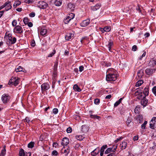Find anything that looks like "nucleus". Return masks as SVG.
<instances>
[{
    "mask_svg": "<svg viewBox=\"0 0 156 156\" xmlns=\"http://www.w3.org/2000/svg\"><path fill=\"white\" fill-rule=\"evenodd\" d=\"M55 49L53 50V51L51 53L49 54L48 56V57H51L55 53Z\"/></svg>",
    "mask_w": 156,
    "mask_h": 156,
    "instance_id": "nucleus-45",
    "label": "nucleus"
},
{
    "mask_svg": "<svg viewBox=\"0 0 156 156\" xmlns=\"http://www.w3.org/2000/svg\"><path fill=\"white\" fill-rule=\"evenodd\" d=\"M122 137H120V138H117L116 140L115 141V143H116L118 141H119L121 140H122Z\"/></svg>",
    "mask_w": 156,
    "mask_h": 156,
    "instance_id": "nucleus-61",
    "label": "nucleus"
},
{
    "mask_svg": "<svg viewBox=\"0 0 156 156\" xmlns=\"http://www.w3.org/2000/svg\"><path fill=\"white\" fill-rule=\"evenodd\" d=\"M39 7V8L42 9H45L47 8L48 6V4L45 2L43 1H39L38 2Z\"/></svg>",
    "mask_w": 156,
    "mask_h": 156,
    "instance_id": "nucleus-7",
    "label": "nucleus"
},
{
    "mask_svg": "<svg viewBox=\"0 0 156 156\" xmlns=\"http://www.w3.org/2000/svg\"><path fill=\"white\" fill-rule=\"evenodd\" d=\"M10 98V96L8 94H4L2 97V100L4 103H6L9 101Z\"/></svg>",
    "mask_w": 156,
    "mask_h": 156,
    "instance_id": "nucleus-3",
    "label": "nucleus"
},
{
    "mask_svg": "<svg viewBox=\"0 0 156 156\" xmlns=\"http://www.w3.org/2000/svg\"><path fill=\"white\" fill-rule=\"evenodd\" d=\"M154 70L153 69L147 68L145 70L146 73L148 75H150L152 74Z\"/></svg>",
    "mask_w": 156,
    "mask_h": 156,
    "instance_id": "nucleus-18",
    "label": "nucleus"
},
{
    "mask_svg": "<svg viewBox=\"0 0 156 156\" xmlns=\"http://www.w3.org/2000/svg\"><path fill=\"white\" fill-rule=\"evenodd\" d=\"M75 8V5L73 3H70L68 4V9L72 11L74 10Z\"/></svg>",
    "mask_w": 156,
    "mask_h": 156,
    "instance_id": "nucleus-19",
    "label": "nucleus"
},
{
    "mask_svg": "<svg viewBox=\"0 0 156 156\" xmlns=\"http://www.w3.org/2000/svg\"><path fill=\"white\" fill-rule=\"evenodd\" d=\"M66 130L67 133H70L72 132V129L70 127H69Z\"/></svg>",
    "mask_w": 156,
    "mask_h": 156,
    "instance_id": "nucleus-54",
    "label": "nucleus"
},
{
    "mask_svg": "<svg viewBox=\"0 0 156 156\" xmlns=\"http://www.w3.org/2000/svg\"><path fill=\"white\" fill-rule=\"evenodd\" d=\"M117 144L113 146V147H114V148L113 149L112 148H108L105 151V154H108L110 153L112 151V152H114L115 151V150L117 149Z\"/></svg>",
    "mask_w": 156,
    "mask_h": 156,
    "instance_id": "nucleus-12",
    "label": "nucleus"
},
{
    "mask_svg": "<svg viewBox=\"0 0 156 156\" xmlns=\"http://www.w3.org/2000/svg\"><path fill=\"white\" fill-rule=\"evenodd\" d=\"M62 4V1L61 0H56L55 1V5L57 6H59L61 5Z\"/></svg>",
    "mask_w": 156,
    "mask_h": 156,
    "instance_id": "nucleus-28",
    "label": "nucleus"
},
{
    "mask_svg": "<svg viewBox=\"0 0 156 156\" xmlns=\"http://www.w3.org/2000/svg\"><path fill=\"white\" fill-rule=\"evenodd\" d=\"M117 79V76L114 73L108 74L106 76L107 81H115Z\"/></svg>",
    "mask_w": 156,
    "mask_h": 156,
    "instance_id": "nucleus-2",
    "label": "nucleus"
},
{
    "mask_svg": "<svg viewBox=\"0 0 156 156\" xmlns=\"http://www.w3.org/2000/svg\"><path fill=\"white\" fill-rule=\"evenodd\" d=\"M31 45L33 47H34L35 45V43L34 40H32L31 41Z\"/></svg>",
    "mask_w": 156,
    "mask_h": 156,
    "instance_id": "nucleus-62",
    "label": "nucleus"
},
{
    "mask_svg": "<svg viewBox=\"0 0 156 156\" xmlns=\"http://www.w3.org/2000/svg\"><path fill=\"white\" fill-rule=\"evenodd\" d=\"M132 115L129 114L128 116L127 120L126 122L127 126H129V123L132 121Z\"/></svg>",
    "mask_w": 156,
    "mask_h": 156,
    "instance_id": "nucleus-17",
    "label": "nucleus"
},
{
    "mask_svg": "<svg viewBox=\"0 0 156 156\" xmlns=\"http://www.w3.org/2000/svg\"><path fill=\"white\" fill-rule=\"evenodd\" d=\"M147 121H145L144 122L143 124L141 125V128L142 129H145L146 125L147 124Z\"/></svg>",
    "mask_w": 156,
    "mask_h": 156,
    "instance_id": "nucleus-40",
    "label": "nucleus"
},
{
    "mask_svg": "<svg viewBox=\"0 0 156 156\" xmlns=\"http://www.w3.org/2000/svg\"><path fill=\"white\" fill-rule=\"evenodd\" d=\"M11 36L12 35L10 34H8V40L9 41L10 44H13L16 43V39L15 37L12 38Z\"/></svg>",
    "mask_w": 156,
    "mask_h": 156,
    "instance_id": "nucleus-10",
    "label": "nucleus"
},
{
    "mask_svg": "<svg viewBox=\"0 0 156 156\" xmlns=\"http://www.w3.org/2000/svg\"><path fill=\"white\" fill-rule=\"evenodd\" d=\"M137 77L139 79L141 78L143 75V71L142 70H140L138 71Z\"/></svg>",
    "mask_w": 156,
    "mask_h": 156,
    "instance_id": "nucleus-25",
    "label": "nucleus"
},
{
    "mask_svg": "<svg viewBox=\"0 0 156 156\" xmlns=\"http://www.w3.org/2000/svg\"><path fill=\"white\" fill-rule=\"evenodd\" d=\"M21 4L20 1H17L15 2V3L13 4V7L14 8H16L17 6Z\"/></svg>",
    "mask_w": 156,
    "mask_h": 156,
    "instance_id": "nucleus-36",
    "label": "nucleus"
},
{
    "mask_svg": "<svg viewBox=\"0 0 156 156\" xmlns=\"http://www.w3.org/2000/svg\"><path fill=\"white\" fill-rule=\"evenodd\" d=\"M99 147H97L91 152V155L94 156H95L98 154L99 153Z\"/></svg>",
    "mask_w": 156,
    "mask_h": 156,
    "instance_id": "nucleus-16",
    "label": "nucleus"
},
{
    "mask_svg": "<svg viewBox=\"0 0 156 156\" xmlns=\"http://www.w3.org/2000/svg\"><path fill=\"white\" fill-rule=\"evenodd\" d=\"M79 71L80 72L82 71L84 69V67L83 66H81L79 68Z\"/></svg>",
    "mask_w": 156,
    "mask_h": 156,
    "instance_id": "nucleus-59",
    "label": "nucleus"
},
{
    "mask_svg": "<svg viewBox=\"0 0 156 156\" xmlns=\"http://www.w3.org/2000/svg\"><path fill=\"white\" fill-rule=\"evenodd\" d=\"M20 80V79L18 78H16V77H12L9 80V84L16 86L19 83Z\"/></svg>",
    "mask_w": 156,
    "mask_h": 156,
    "instance_id": "nucleus-1",
    "label": "nucleus"
},
{
    "mask_svg": "<svg viewBox=\"0 0 156 156\" xmlns=\"http://www.w3.org/2000/svg\"><path fill=\"white\" fill-rule=\"evenodd\" d=\"M23 21L24 22L25 24H27L28 22V19L27 18H25L23 20Z\"/></svg>",
    "mask_w": 156,
    "mask_h": 156,
    "instance_id": "nucleus-56",
    "label": "nucleus"
},
{
    "mask_svg": "<svg viewBox=\"0 0 156 156\" xmlns=\"http://www.w3.org/2000/svg\"><path fill=\"white\" fill-rule=\"evenodd\" d=\"M57 76V73L56 72V71H54V72L53 73V81H55V77Z\"/></svg>",
    "mask_w": 156,
    "mask_h": 156,
    "instance_id": "nucleus-47",
    "label": "nucleus"
},
{
    "mask_svg": "<svg viewBox=\"0 0 156 156\" xmlns=\"http://www.w3.org/2000/svg\"><path fill=\"white\" fill-rule=\"evenodd\" d=\"M34 143L33 142H31L28 144V147L29 148H32L34 147Z\"/></svg>",
    "mask_w": 156,
    "mask_h": 156,
    "instance_id": "nucleus-37",
    "label": "nucleus"
},
{
    "mask_svg": "<svg viewBox=\"0 0 156 156\" xmlns=\"http://www.w3.org/2000/svg\"><path fill=\"white\" fill-rule=\"evenodd\" d=\"M17 21H16L15 20H14L12 22V25L13 26V27H16L17 24Z\"/></svg>",
    "mask_w": 156,
    "mask_h": 156,
    "instance_id": "nucleus-51",
    "label": "nucleus"
},
{
    "mask_svg": "<svg viewBox=\"0 0 156 156\" xmlns=\"http://www.w3.org/2000/svg\"><path fill=\"white\" fill-rule=\"evenodd\" d=\"M150 127L154 129L156 128V117H153L150 123Z\"/></svg>",
    "mask_w": 156,
    "mask_h": 156,
    "instance_id": "nucleus-4",
    "label": "nucleus"
},
{
    "mask_svg": "<svg viewBox=\"0 0 156 156\" xmlns=\"http://www.w3.org/2000/svg\"><path fill=\"white\" fill-rule=\"evenodd\" d=\"M138 138H139V137H138V136H135L133 137V140L134 141H136L138 140Z\"/></svg>",
    "mask_w": 156,
    "mask_h": 156,
    "instance_id": "nucleus-63",
    "label": "nucleus"
},
{
    "mask_svg": "<svg viewBox=\"0 0 156 156\" xmlns=\"http://www.w3.org/2000/svg\"><path fill=\"white\" fill-rule=\"evenodd\" d=\"M114 71V69L112 68L108 69L107 71V74L112 73L111 72Z\"/></svg>",
    "mask_w": 156,
    "mask_h": 156,
    "instance_id": "nucleus-49",
    "label": "nucleus"
},
{
    "mask_svg": "<svg viewBox=\"0 0 156 156\" xmlns=\"http://www.w3.org/2000/svg\"><path fill=\"white\" fill-rule=\"evenodd\" d=\"M4 8L5 7L6 11H7L11 9L12 7L11 2L9 1H8L5 2L4 4Z\"/></svg>",
    "mask_w": 156,
    "mask_h": 156,
    "instance_id": "nucleus-11",
    "label": "nucleus"
},
{
    "mask_svg": "<svg viewBox=\"0 0 156 156\" xmlns=\"http://www.w3.org/2000/svg\"><path fill=\"white\" fill-rule=\"evenodd\" d=\"M35 13L33 12L30 13L29 14L30 16L31 17H34L35 16Z\"/></svg>",
    "mask_w": 156,
    "mask_h": 156,
    "instance_id": "nucleus-60",
    "label": "nucleus"
},
{
    "mask_svg": "<svg viewBox=\"0 0 156 156\" xmlns=\"http://www.w3.org/2000/svg\"><path fill=\"white\" fill-rule=\"evenodd\" d=\"M23 69L21 66H19L16 69V72H18L23 71Z\"/></svg>",
    "mask_w": 156,
    "mask_h": 156,
    "instance_id": "nucleus-35",
    "label": "nucleus"
},
{
    "mask_svg": "<svg viewBox=\"0 0 156 156\" xmlns=\"http://www.w3.org/2000/svg\"><path fill=\"white\" fill-rule=\"evenodd\" d=\"M152 91L154 94L156 96V86L154 87L152 89Z\"/></svg>",
    "mask_w": 156,
    "mask_h": 156,
    "instance_id": "nucleus-50",
    "label": "nucleus"
},
{
    "mask_svg": "<svg viewBox=\"0 0 156 156\" xmlns=\"http://www.w3.org/2000/svg\"><path fill=\"white\" fill-rule=\"evenodd\" d=\"M108 147L106 145H104L101 148L100 151L104 152L105 149L107 148Z\"/></svg>",
    "mask_w": 156,
    "mask_h": 156,
    "instance_id": "nucleus-41",
    "label": "nucleus"
},
{
    "mask_svg": "<svg viewBox=\"0 0 156 156\" xmlns=\"http://www.w3.org/2000/svg\"><path fill=\"white\" fill-rule=\"evenodd\" d=\"M27 25L29 27H31L33 26V23L31 22L28 23Z\"/></svg>",
    "mask_w": 156,
    "mask_h": 156,
    "instance_id": "nucleus-64",
    "label": "nucleus"
},
{
    "mask_svg": "<svg viewBox=\"0 0 156 156\" xmlns=\"http://www.w3.org/2000/svg\"><path fill=\"white\" fill-rule=\"evenodd\" d=\"M58 154V152L55 150L53 151L52 152V156H57Z\"/></svg>",
    "mask_w": 156,
    "mask_h": 156,
    "instance_id": "nucleus-43",
    "label": "nucleus"
},
{
    "mask_svg": "<svg viewBox=\"0 0 156 156\" xmlns=\"http://www.w3.org/2000/svg\"><path fill=\"white\" fill-rule=\"evenodd\" d=\"M6 154V150L5 148L3 149L1 151L0 154V156H4Z\"/></svg>",
    "mask_w": 156,
    "mask_h": 156,
    "instance_id": "nucleus-38",
    "label": "nucleus"
},
{
    "mask_svg": "<svg viewBox=\"0 0 156 156\" xmlns=\"http://www.w3.org/2000/svg\"><path fill=\"white\" fill-rule=\"evenodd\" d=\"M135 95L137 96V98L138 99H142L146 97L145 95L143 92H139L138 91L135 92Z\"/></svg>",
    "mask_w": 156,
    "mask_h": 156,
    "instance_id": "nucleus-9",
    "label": "nucleus"
},
{
    "mask_svg": "<svg viewBox=\"0 0 156 156\" xmlns=\"http://www.w3.org/2000/svg\"><path fill=\"white\" fill-rule=\"evenodd\" d=\"M74 14L73 13L69 14V16H67L64 19V23L65 24H67L71 20L73 19L74 18Z\"/></svg>",
    "mask_w": 156,
    "mask_h": 156,
    "instance_id": "nucleus-6",
    "label": "nucleus"
},
{
    "mask_svg": "<svg viewBox=\"0 0 156 156\" xmlns=\"http://www.w3.org/2000/svg\"><path fill=\"white\" fill-rule=\"evenodd\" d=\"M100 6L99 5L97 4L92 8V9L94 11L100 8Z\"/></svg>",
    "mask_w": 156,
    "mask_h": 156,
    "instance_id": "nucleus-39",
    "label": "nucleus"
},
{
    "mask_svg": "<svg viewBox=\"0 0 156 156\" xmlns=\"http://www.w3.org/2000/svg\"><path fill=\"white\" fill-rule=\"evenodd\" d=\"M89 129V127L87 126L84 125L82 126L81 130L82 132L83 133H87Z\"/></svg>",
    "mask_w": 156,
    "mask_h": 156,
    "instance_id": "nucleus-14",
    "label": "nucleus"
},
{
    "mask_svg": "<svg viewBox=\"0 0 156 156\" xmlns=\"http://www.w3.org/2000/svg\"><path fill=\"white\" fill-rule=\"evenodd\" d=\"M41 90L43 94L44 92L50 88V86L48 83H44L41 85Z\"/></svg>",
    "mask_w": 156,
    "mask_h": 156,
    "instance_id": "nucleus-5",
    "label": "nucleus"
},
{
    "mask_svg": "<svg viewBox=\"0 0 156 156\" xmlns=\"http://www.w3.org/2000/svg\"><path fill=\"white\" fill-rule=\"evenodd\" d=\"M47 32V30L45 29L41 28L40 31V34L42 36L45 35Z\"/></svg>",
    "mask_w": 156,
    "mask_h": 156,
    "instance_id": "nucleus-26",
    "label": "nucleus"
},
{
    "mask_svg": "<svg viewBox=\"0 0 156 156\" xmlns=\"http://www.w3.org/2000/svg\"><path fill=\"white\" fill-rule=\"evenodd\" d=\"M120 103L118 101H117L114 104V107H116Z\"/></svg>",
    "mask_w": 156,
    "mask_h": 156,
    "instance_id": "nucleus-58",
    "label": "nucleus"
},
{
    "mask_svg": "<svg viewBox=\"0 0 156 156\" xmlns=\"http://www.w3.org/2000/svg\"><path fill=\"white\" fill-rule=\"evenodd\" d=\"M65 148H66V149H65L64 150V153L65 154V155L67 156L68 154L70 152V148L69 147L67 146V147H64Z\"/></svg>",
    "mask_w": 156,
    "mask_h": 156,
    "instance_id": "nucleus-29",
    "label": "nucleus"
},
{
    "mask_svg": "<svg viewBox=\"0 0 156 156\" xmlns=\"http://www.w3.org/2000/svg\"><path fill=\"white\" fill-rule=\"evenodd\" d=\"M90 117L92 118L97 119H99L100 118V117L99 116H98L96 115H90Z\"/></svg>",
    "mask_w": 156,
    "mask_h": 156,
    "instance_id": "nucleus-44",
    "label": "nucleus"
},
{
    "mask_svg": "<svg viewBox=\"0 0 156 156\" xmlns=\"http://www.w3.org/2000/svg\"><path fill=\"white\" fill-rule=\"evenodd\" d=\"M127 142L124 141L122 142L121 144H120V148L121 149L123 150L126 149L127 147Z\"/></svg>",
    "mask_w": 156,
    "mask_h": 156,
    "instance_id": "nucleus-21",
    "label": "nucleus"
},
{
    "mask_svg": "<svg viewBox=\"0 0 156 156\" xmlns=\"http://www.w3.org/2000/svg\"><path fill=\"white\" fill-rule=\"evenodd\" d=\"M58 112V110L57 108H54L53 110V112L54 114H57Z\"/></svg>",
    "mask_w": 156,
    "mask_h": 156,
    "instance_id": "nucleus-52",
    "label": "nucleus"
},
{
    "mask_svg": "<svg viewBox=\"0 0 156 156\" xmlns=\"http://www.w3.org/2000/svg\"><path fill=\"white\" fill-rule=\"evenodd\" d=\"M146 53V51H144V53H143V54L139 58H138V60H142V58L145 56Z\"/></svg>",
    "mask_w": 156,
    "mask_h": 156,
    "instance_id": "nucleus-48",
    "label": "nucleus"
},
{
    "mask_svg": "<svg viewBox=\"0 0 156 156\" xmlns=\"http://www.w3.org/2000/svg\"><path fill=\"white\" fill-rule=\"evenodd\" d=\"M148 102V100L146 99L145 98L141 99V103L144 107L146 106L147 105V103Z\"/></svg>",
    "mask_w": 156,
    "mask_h": 156,
    "instance_id": "nucleus-20",
    "label": "nucleus"
},
{
    "mask_svg": "<svg viewBox=\"0 0 156 156\" xmlns=\"http://www.w3.org/2000/svg\"><path fill=\"white\" fill-rule=\"evenodd\" d=\"M138 118L140 120L139 123H141V122L142 121L143 118V116L141 115H139L138 116Z\"/></svg>",
    "mask_w": 156,
    "mask_h": 156,
    "instance_id": "nucleus-53",
    "label": "nucleus"
},
{
    "mask_svg": "<svg viewBox=\"0 0 156 156\" xmlns=\"http://www.w3.org/2000/svg\"><path fill=\"white\" fill-rule=\"evenodd\" d=\"M104 28L105 32H109L111 30V27L109 26L105 27H104Z\"/></svg>",
    "mask_w": 156,
    "mask_h": 156,
    "instance_id": "nucleus-42",
    "label": "nucleus"
},
{
    "mask_svg": "<svg viewBox=\"0 0 156 156\" xmlns=\"http://www.w3.org/2000/svg\"><path fill=\"white\" fill-rule=\"evenodd\" d=\"M69 143V140L66 137H65L62 139L61 144L62 145H65L66 147H67V145Z\"/></svg>",
    "mask_w": 156,
    "mask_h": 156,
    "instance_id": "nucleus-13",
    "label": "nucleus"
},
{
    "mask_svg": "<svg viewBox=\"0 0 156 156\" xmlns=\"http://www.w3.org/2000/svg\"><path fill=\"white\" fill-rule=\"evenodd\" d=\"M137 46L136 45H133L132 48V50L133 51H136L137 49Z\"/></svg>",
    "mask_w": 156,
    "mask_h": 156,
    "instance_id": "nucleus-55",
    "label": "nucleus"
},
{
    "mask_svg": "<svg viewBox=\"0 0 156 156\" xmlns=\"http://www.w3.org/2000/svg\"><path fill=\"white\" fill-rule=\"evenodd\" d=\"M140 109V107L139 106L137 105L136 106L134 112L136 113L139 114V113Z\"/></svg>",
    "mask_w": 156,
    "mask_h": 156,
    "instance_id": "nucleus-32",
    "label": "nucleus"
},
{
    "mask_svg": "<svg viewBox=\"0 0 156 156\" xmlns=\"http://www.w3.org/2000/svg\"><path fill=\"white\" fill-rule=\"evenodd\" d=\"M19 156H24L25 153L23 149H21L19 151Z\"/></svg>",
    "mask_w": 156,
    "mask_h": 156,
    "instance_id": "nucleus-34",
    "label": "nucleus"
},
{
    "mask_svg": "<svg viewBox=\"0 0 156 156\" xmlns=\"http://www.w3.org/2000/svg\"><path fill=\"white\" fill-rule=\"evenodd\" d=\"M75 138L78 140H81L84 138V136L81 135H77L76 136Z\"/></svg>",
    "mask_w": 156,
    "mask_h": 156,
    "instance_id": "nucleus-30",
    "label": "nucleus"
},
{
    "mask_svg": "<svg viewBox=\"0 0 156 156\" xmlns=\"http://www.w3.org/2000/svg\"><path fill=\"white\" fill-rule=\"evenodd\" d=\"M102 65L106 67L110 66L111 65L110 63L107 62H104L102 63Z\"/></svg>",
    "mask_w": 156,
    "mask_h": 156,
    "instance_id": "nucleus-31",
    "label": "nucleus"
},
{
    "mask_svg": "<svg viewBox=\"0 0 156 156\" xmlns=\"http://www.w3.org/2000/svg\"><path fill=\"white\" fill-rule=\"evenodd\" d=\"M100 99L98 98L95 99L94 100V103L95 104L98 105L100 103Z\"/></svg>",
    "mask_w": 156,
    "mask_h": 156,
    "instance_id": "nucleus-46",
    "label": "nucleus"
},
{
    "mask_svg": "<svg viewBox=\"0 0 156 156\" xmlns=\"http://www.w3.org/2000/svg\"><path fill=\"white\" fill-rule=\"evenodd\" d=\"M13 31L14 33L19 34H22L23 32L22 27L19 25L16 26L15 27Z\"/></svg>",
    "mask_w": 156,
    "mask_h": 156,
    "instance_id": "nucleus-8",
    "label": "nucleus"
},
{
    "mask_svg": "<svg viewBox=\"0 0 156 156\" xmlns=\"http://www.w3.org/2000/svg\"><path fill=\"white\" fill-rule=\"evenodd\" d=\"M73 35L72 33H68L66 34L65 36L66 39L69 40L73 37Z\"/></svg>",
    "mask_w": 156,
    "mask_h": 156,
    "instance_id": "nucleus-24",
    "label": "nucleus"
},
{
    "mask_svg": "<svg viewBox=\"0 0 156 156\" xmlns=\"http://www.w3.org/2000/svg\"><path fill=\"white\" fill-rule=\"evenodd\" d=\"M113 45V43L112 41L110 40L109 41H108V44L107 45V46L108 48V50L109 51H111V49Z\"/></svg>",
    "mask_w": 156,
    "mask_h": 156,
    "instance_id": "nucleus-23",
    "label": "nucleus"
},
{
    "mask_svg": "<svg viewBox=\"0 0 156 156\" xmlns=\"http://www.w3.org/2000/svg\"><path fill=\"white\" fill-rule=\"evenodd\" d=\"M57 63H55L54 64V71H56L57 69Z\"/></svg>",
    "mask_w": 156,
    "mask_h": 156,
    "instance_id": "nucleus-57",
    "label": "nucleus"
},
{
    "mask_svg": "<svg viewBox=\"0 0 156 156\" xmlns=\"http://www.w3.org/2000/svg\"><path fill=\"white\" fill-rule=\"evenodd\" d=\"M74 90L76 91L80 92L81 91V89L79 87L78 85L76 84L74 85L73 87Z\"/></svg>",
    "mask_w": 156,
    "mask_h": 156,
    "instance_id": "nucleus-27",
    "label": "nucleus"
},
{
    "mask_svg": "<svg viewBox=\"0 0 156 156\" xmlns=\"http://www.w3.org/2000/svg\"><path fill=\"white\" fill-rule=\"evenodd\" d=\"M143 83V81L142 80H139L136 83V87L140 86Z\"/></svg>",
    "mask_w": 156,
    "mask_h": 156,
    "instance_id": "nucleus-33",
    "label": "nucleus"
},
{
    "mask_svg": "<svg viewBox=\"0 0 156 156\" xmlns=\"http://www.w3.org/2000/svg\"><path fill=\"white\" fill-rule=\"evenodd\" d=\"M90 21V20L88 19L84 20L81 23V25L82 27H86L89 24Z\"/></svg>",
    "mask_w": 156,
    "mask_h": 156,
    "instance_id": "nucleus-15",
    "label": "nucleus"
},
{
    "mask_svg": "<svg viewBox=\"0 0 156 156\" xmlns=\"http://www.w3.org/2000/svg\"><path fill=\"white\" fill-rule=\"evenodd\" d=\"M146 97L149 94V87L146 86L144 89L143 92Z\"/></svg>",
    "mask_w": 156,
    "mask_h": 156,
    "instance_id": "nucleus-22",
    "label": "nucleus"
}]
</instances>
